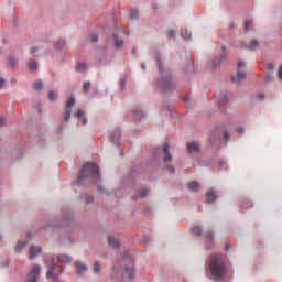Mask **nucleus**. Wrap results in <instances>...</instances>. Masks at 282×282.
Masks as SVG:
<instances>
[{
  "label": "nucleus",
  "instance_id": "22",
  "mask_svg": "<svg viewBox=\"0 0 282 282\" xmlns=\"http://www.w3.org/2000/svg\"><path fill=\"white\" fill-rule=\"evenodd\" d=\"M250 25H252V20H246V22H245V32L250 31Z\"/></svg>",
  "mask_w": 282,
  "mask_h": 282
},
{
  "label": "nucleus",
  "instance_id": "59",
  "mask_svg": "<svg viewBox=\"0 0 282 282\" xmlns=\"http://www.w3.org/2000/svg\"><path fill=\"white\" fill-rule=\"evenodd\" d=\"M221 58H226V56H223Z\"/></svg>",
  "mask_w": 282,
  "mask_h": 282
},
{
  "label": "nucleus",
  "instance_id": "42",
  "mask_svg": "<svg viewBox=\"0 0 282 282\" xmlns=\"http://www.w3.org/2000/svg\"><path fill=\"white\" fill-rule=\"evenodd\" d=\"M224 138L225 140H228L230 138V134H228V132H225Z\"/></svg>",
  "mask_w": 282,
  "mask_h": 282
},
{
  "label": "nucleus",
  "instance_id": "38",
  "mask_svg": "<svg viewBox=\"0 0 282 282\" xmlns=\"http://www.w3.org/2000/svg\"><path fill=\"white\" fill-rule=\"evenodd\" d=\"M167 171H169L170 173H175V167H173L172 165H169V166H167Z\"/></svg>",
  "mask_w": 282,
  "mask_h": 282
},
{
  "label": "nucleus",
  "instance_id": "5",
  "mask_svg": "<svg viewBox=\"0 0 282 282\" xmlns=\"http://www.w3.org/2000/svg\"><path fill=\"white\" fill-rule=\"evenodd\" d=\"M74 105H76V100L74 99V97H70L66 101L65 118H64V120L66 122H67V120H69V118H72V107H74Z\"/></svg>",
  "mask_w": 282,
  "mask_h": 282
},
{
  "label": "nucleus",
  "instance_id": "24",
  "mask_svg": "<svg viewBox=\"0 0 282 282\" xmlns=\"http://www.w3.org/2000/svg\"><path fill=\"white\" fill-rule=\"evenodd\" d=\"M94 272L95 274H100V262H95Z\"/></svg>",
  "mask_w": 282,
  "mask_h": 282
},
{
  "label": "nucleus",
  "instance_id": "13",
  "mask_svg": "<svg viewBox=\"0 0 282 282\" xmlns=\"http://www.w3.org/2000/svg\"><path fill=\"white\" fill-rule=\"evenodd\" d=\"M171 87H173V82H171V79H166L165 82H163L162 89L164 91H169V89H171Z\"/></svg>",
  "mask_w": 282,
  "mask_h": 282
},
{
  "label": "nucleus",
  "instance_id": "53",
  "mask_svg": "<svg viewBox=\"0 0 282 282\" xmlns=\"http://www.w3.org/2000/svg\"><path fill=\"white\" fill-rule=\"evenodd\" d=\"M11 83H17V79H12Z\"/></svg>",
  "mask_w": 282,
  "mask_h": 282
},
{
  "label": "nucleus",
  "instance_id": "40",
  "mask_svg": "<svg viewBox=\"0 0 282 282\" xmlns=\"http://www.w3.org/2000/svg\"><path fill=\"white\" fill-rule=\"evenodd\" d=\"M169 36H170V37L175 36V32H174L173 30H170V31H169Z\"/></svg>",
  "mask_w": 282,
  "mask_h": 282
},
{
  "label": "nucleus",
  "instance_id": "6",
  "mask_svg": "<svg viewBox=\"0 0 282 282\" xmlns=\"http://www.w3.org/2000/svg\"><path fill=\"white\" fill-rule=\"evenodd\" d=\"M108 243L110 248H113L115 250H118V248H120V242L115 237H108Z\"/></svg>",
  "mask_w": 282,
  "mask_h": 282
},
{
  "label": "nucleus",
  "instance_id": "31",
  "mask_svg": "<svg viewBox=\"0 0 282 282\" xmlns=\"http://www.w3.org/2000/svg\"><path fill=\"white\" fill-rule=\"evenodd\" d=\"M8 63H9L10 67H14L17 65V61H14V58H12V57L9 58Z\"/></svg>",
  "mask_w": 282,
  "mask_h": 282
},
{
  "label": "nucleus",
  "instance_id": "11",
  "mask_svg": "<svg viewBox=\"0 0 282 282\" xmlns=\"http://www.w3.org/2000/svg\"><path fill=\"white\" fill-rule=\"evenodd\" d=\"M76 268H77V274H83V272H87V265L80 263V262H76L75 263Z\"/></svg>",
  "mask_w": 282,
  "mask_h": 282
},
{
  "label": "nucleus",
  "instance_id": "26",
  "mask_svg": "<svg viewBox=\"0 0 282 282\" xmlns=\"http://www.w3.org/2000/svg\"><path fill=\"white\" fill-rule=\"evenodd\" d=\"M91 87V83L85 82L83 86V91H89V88Z\"/></svg>",
  "mask_w": 282,
  "mask_h": 282
},
{
  "label": "nucleus",
  "instance_id": "49",
  "mask_svg": "<svg viewBox=\"0 0 282 282\" xmlns=\"http://www.w3.org/2000/svg\"><path fill=\"white\" fill-rule=\"evenodd\" d=\"M58 272H63V267L57 268Z\"/></svg>",
  "mask_w": 282,
  "mask_h": 282
},
{
  "label": "nucleus",
  "instance_id": "51",
  "mask_svg": "<svg viewBox=\"0 0 282 282\" xmlns=\"http://www.w3.org/2000/svg\"><path fill=\"white\" fill-rule=\"evenodd\" d=\"M141 67L143 70L147 69V66H144V64H142Z\"/></svg>",
  "mask_w": 282,
  "mask_h": 282
},
{
  "label": "nucleus",
  "instance_id": "28",
  "mask_svg": "<svg viewBox=\"0 0 282 282\" xmlns=\"http://www.w3.org/2000/svg\"><path fill=\"white\" fill-rule=\"evenodd\" d=\"M124 273L128 274L129 279H133V270L126 268Z\"/></svg>",
  "mask_w": 282,
  "mask_h": 282
},
{
  "label": "nucleus",
  "instance_id": "44",
  "mask_svg": "<svg viewBox=\"0 0 282 282\" xmlns=\"http://www.w3.org/2000/svg\"><path fill=\"white\" fill-rule=\"evenodd\" d=\"M207 239L210 241V239H213V234H207Z\"/></svg>",
  "mask_w": 282,
  "mask_h": 282
},
{
  "label": "nucleus",
  "instance_id": "36",
  "mask_svg": "<svg viewBox=\"0 0 282 282\" xmlns=\"http://www.w3.org/2000/svg\"><path fill=\"white\" fill-rule=\"evenodd\" d=\"M0 127H6V119L0 117Z\"/></svg>",
  "mask_w": 282,
  "mask_h": 282
},
{
  "label": "nucleus",
  "instance_id": "3",
  "mask_svg": "<svg viewBox=\"0 0 282 282\" xmlns=\"http://www.w3.org/2000/svg\"><path fill=\"white\" fill-rule=\"evenodd\" d=\"M246 67V64L241 61L238 62V73L232 77L234 83H241V80L246 79V73L241 69Z\"/></svg>",
  "mask_w": 282,
  "mask_h": 282
},
{
  "label": "nucleus",
  "instance_id": "30",
  "mask_svg": "<svg viewBox=\"0 0 282 282\" xmlns=\"http://www.w3.org/2000/svg\"><path fill=\"white\" fill-rule=\"evenodd\" d=\"M89 41L90 43H96V41H98V36L96 34H93L89 36Z\"/></svg>",
  "mask_w": 282,
  "mask_h": 282
},
{
  "label": "nucleus",
  "instance_id": "12",
  "mask_svg": "<svg viewBox=\"0 0 282 282\" xmlns=\"http://www.w3.org/2000/svg\"><path fill=\"white\" fill-rule=\"evenodd\" d=\"M216 198H217V196L215 195V191L212 189V191L207 192L206 199L209 204L215 202Z\"/></svg>",
  "mask_w": 282,
  "mask_h": 282
},
{
  "label": "nucleus",
  "instance_id": "8",
  "mask_svg": "<svg viewBox=\"0 0 282 282\" xmlns=\"http://www.w3.org/2000/svg\"><path fill=\"white\" fill-rule=\"evenodd\" d=\"M169 149H170L169 144H165V145L163 147V153H165V156L163 158V161H164V162H171V160H173V156H172L171 153L169 152Z\"/></svg>",
  "mask_w": 282,
  "mask_h": 282
},
{
  "label": "nucleus",
  "instance_id": "2",
  "mask_svg": "<svg viewBox=\"0 0 282 282\" xmlns=\"http://www.w3.org/2000/svg\"><path fill=\"white\" fill-rule=\"evenodd\" d=\"M100 174L98 173V165L96 163L84 164L83 170L78 175V184H85V180H98Z\"/></svg>",
  "mask_w": 282,
  "mask_h": 282
},
{
  "label": "nucleus",
  "instance_id": "35",
  "mask_svg": "<svg viewBox=\"0 0 282 282\" xmlns=\"http://www.w3.org/2000/svg\"><path fill=\"white\" fill-rule=\"evenodd\" d=\"M85 116V112L83 110L77 111V118H83Z\"/></svg>",
  "mask_w": 282,
  "mask_h": 282
},
{
  "label": "nucleus",
  "instance_id": "56",
  "mask_svg": "<svg viewBox=\"0 0 282 282\" xmlns=\"http://www.w3.org/2000/svg\"><path fill=\"white\" fill-rule=\"evenodd\" d=\"M219 165H220V166H224V162H220Z\"/></svg>",
  "mask_w": 282,
  "mask_h": 282
},
{
  "label": "nucleus",
  "instance_id": "23",
  "mask_svg": "<svg viewBox=\"0 0 282 282\" xmlns=\"http://www.w3.org/2000/svg\"><path fill=\"white\" fill-rule=\"evenodd\" d=\"M29 67L30 69L34 70V69H37L39 65L36 64V61H30Z\"/></svg>",
  "mask_w": 282,
  "mask_h": 282
},
{
  "label": "nucleus",
  "instance_id": "52",
  "mask_svg": "<svg viewBox=\"0 0 282 282\" xmlns=\"http://www.w3.org/2000/svg\"><path fill=\"white\" fill-rule=\"evenodd\" d=\"M221 50H223V52H225V51H226V47H225V46H221Z\"/></svg>",
  "mask_w": 282,
  "mask_h": 282
},
{
  "label": "nucleus",
  "instance_id": "14",
  "mask_svg": "<svg viewBox=\"0 0 282 282\" xmlns=\"http://www.w3.org/2000/svg\"><path fill=\"white\" fill-rule=\"evenodd\" d=\"M113 40H115V46L117 50H120V47H122V45H124V41L119 40L118 35H113Z\"/></svg>",
  "mask_w": 282,
  "mask_h": 282
},
{
  "label": "nucleus",
  "instance_id": "27",
  "mask_svg": "<svg viewBox=\"0 0 282 282\" xmlns=\"http://www.w3.org/2000/svg\"><path fill=\"white\" fill-rule=\"evenodd\" d=\"M130 19H138V10L133 9L130 11Z\"/></svg>",
  "mask_w": 282,
  "mask_h": 282
},
{
  "label": "nucleus",
  "instance_id": "10",
  "mask_svg": "<svg viewBox=\"0 0 282 282\" xmlns=\"http://www.w3.org/2000/svg\"><path fill=\"white\" fill-rule=\"evenodd\" d=\"M59 263H72V258L67 254H62L57 257Z\"/></svg>",
  "mask_w": 282,
  "mask_h": 282
},
{
  "label": "nucleus",
  "instance_id": "50",
  "mask_svg": "<svg viewBox=\"0 0 282 282\" xmlns=\"http://www.w3.org/2000/svg\"><path fill=\"white\" fill-rule=\"evenodd\" d=\"M218 65H219V64H217V63H215V62L213 63V66H214V67H217Z\"/></svg>",
  "mask_w": 282,
  "mask_h": 282
},
{
  "label": "nucleus",
  "instance_id": "19",
  "mask_svg": "<svg viewBox=\"0 0 282 282\" xmlns=\"http://www.w3.org/2000/svg\"><path fill=\"white\" fill-rule=\"evenodd\" d=\"M25 246H28V241H19L17 245L15 250H23V248H25Z\"/></svg>",
  "mask_w": 282,
  "mask_h": 282
},
{
  "label": "nucleus",
  "instance_id": "48",
  "mask_svg": "<svg viewBox=\"0 0 282 282\" xmlns=\"http://www.w3.org/2000/svg\"><path fill=\"white\" fill-rule=\"evenodd\" d=\"M111 142H116V139L113 138V135L110 137Z\"/></svg>",
  "mask_w": 282,
  "mask_h": 282
},
{
  "label": "nucleus",
  "instance_id": "20",
  "mask_svg": "<svg viewBox=\"0 0 282 282\" xmlns=\"http://www.w3.org/2000/svg\"><path fill=\"white\" fill-rule=\"evenodd\" d=\"M85 69H87V64H85V63H80L76 67L77 72H85Z\"/></svg>",
  "mask_w": 282,
  "mask_h": 282
},
{
  "label": "nucleus",
  "instance_id": "37",
  "mask_svg": "<svg viewBox=\"0 0 282 282\" xmlns=\"http://www.w3.org/2000/svg\"><path fill=\"white\" fill-rule=\"evenodd\" d=\"M272 75H265V77H264V80L267 82V83H270V80H272Z\"/></svg>",
  "mask_w": 282,
  "mask_h": 282
},
{
  "label": "nucleus",
  "instance_id": "17",
  "mask_svg": "<svg viewBox=\"0 0 282 282\" xmlns=\"http://www.w3.org/2000/svg\"><path fill=\"white\" fill-rule=\"evenodd\" d=\"M199 183H197V182H191L189 184H188V188H189V191H199Z\"/></svg>",
  "mask_w": 282,
  "mask_h": 282
},
{
  "label": "nucleus",
  "instance_id": "21",
  "mask_svg": "<svg viewBox=\"0 0 282 282\" xmlns=\"http://www.w3.org/2000/svg\"><path fill=\"white\" fill-rule=\"evenodd\" d=\"M192 232L193 235H197V237H199V235L203 232V229L200 227H194L192 228Z\"/></svg>",
  "mask_w": 282,
  "mask_h": 282
},
{
  "label": "nucleus",
  "instance_id": "39",
  "mask_svg": "<svg viewBox=\"0 0 282 282\" xmlns=\"http://www.w3.org/2000/svg\"><path fill=\"white\" fill-rule=\"evenodd\" d=\"M94 202V197H86V204H91Z\"/></svg>",
  "mask_w": 282,
  "mask_h": 282
},
{
  "label": "nucleus",
  "instance_id": "57",
  "mask_svg": "<svg viewBox=\"0 0 282 282\" xmlns=\"http://www.w3.org/2000/svg\"><path fill=\"white\" fill-rule=\"evenodd\" d=\"M226 250H229V247H228V245H226Z\"/></svg>",
  "mask_w": 282,
  "mask_h": 282
},
{
  "label": "nucleus",
  "instance_id": "9",
  "mask_svg": "<svg viewBox=\"0 0 282 282\" xmlns=\"http://www.w3.org/2000/svg\"><path fill=\"white\" fill-rule=\"evenodd\" d=\"M187 151H188L189 153H198V151H199V144H197V143H195V142L188 143V144H187Z\"/></svg>",
  "mask_w": 282,
  "mask_h": 282
},
{
  "label": "nucleus",
  "instance_id": "58",
  "mask_svg": "<svg viewBox=\"0 0 282 282\" xmlns=\"http://www.w3.org/2000/svg\"><path fill=\"white\" fill-rule=\"evenodd\" d=\"M186 39H191V34L186 36Z\"/></svg>",
  "mask_w": 282,
  "mask_h": 282
},
{
  "label": "nucleus",
  "instance_id": "16",
  "mask_svg": "<svg viewBox=\"0 0 282 282\" xmlns=\"http://www.w3.org/2000/svg\"><path fill=\"white\" fill-rule=\"evenodd\" d=\"M257 47H259V42L257 40H253L247 46V50H250L252 52V51L257 50Z\"/></svg>",
  "mask_w": 282,
  "mask_h": 282
},
{
  "label": "nucleus",
  "instance_id": "45",
  "mask_svg": "<svg viewBox=\"0 0 282 282\" xmlns=\"http://www.w3.org/2000/svg\"><path fill=\"white\" fill-rule=\"evenodd\" d=\"M39 51V48H31V54H34Z\"/></svg>",
  "mask_w": 282,
  "mask_h": 282
},
{
  "label": "nucleus",
  "instance_id": "1",
  "mask_svg": "<svg viewBox=\"0 0 282 282\" xmlns=\"http://www.w3.org/2000/svg\"><path fill=\"white\" fill-rule=\"evenodd\" d=\"M209 272L214 279H224L226 276V262L223 256H213L209 261Z\"/></svg>",
  "mask_w": 282,
  "mask_h": 282
},
{
  "label": "nucleus",
  "instance_id": "7",
  "mask_svg": "<svg viewBox=\"0 0 282 282\" xmlns=\"http://www.w3.org/2000/svg\"><path fill=\"white\" fill-rule=\"evenodd\" d=\"M30 259H34L36 254H41V247L31 246L29 249Z\"/></svg>",
  "mask_w": 282,
  "mask_h": 282
},
{
  "label": "nucleus",
  "instance_id": "41",
  "mask_svg": "<svg viewBox=\"0 0 282 282\" xmlns=\"http://www.w3.org/2000/svg\"><path fill=\"white\" fill-rule=\"evenodd\" d=\"M268 69H270V70L274 69V64H272V63L268 64Z\"/></svg>",
  "mask_w": 282,
  "mask_h": 282
},
{
  "label": "nucleus",
  "instance_id": "46",
  "mask_svg": "<svg viewBox=\"0 0 282 282\" xmlns=\"http://www.w3.org/2000/svg\"><path fill=\"white\" fill-rule=\"evenodd\" d=\"M87 122H88L87 117H84L83 124H87Z\"/></svg>",
  "mask_w": 282,
  "mask_h": 282
},
{
  "label": "nucleus",
  "instance_id": "32",
  "mask_svg": "<svg viewBox=\"0 0 282 282\" xmlns=\"http://www.w3.org/2000/svg\"><path fill=\"white\" fill-rule=\"evenodd\" d=\"M148 193H149L148 189H142L141 193L139 194V197H147Z\"/></svg>",
  "mask_w": 282,
  "mask_h": 282
},
{
  "label": "nucleus",
  "instance_id": "33",
  "mask_svg": "<svg viewBox=\"0 0 282 282\" xmlns=\"http://www.w3.org/2000/svg\"><path fill=\"white\" fill-rule=\"evenodd\" d=\"M6 87V79L0 77V89H3Z\"/></svg>",
  "mask_w": 282,
  "mask_h": 282
},
{
  "label": "nucleus",
  "instance_id": "18",
  "mask_svg": "<svg viewBox=\"0 0 282 282\" xmlns=\"http://www.w3.org/2000/svg\"><path fill=\"white\" fill-rule=\"evenodd\" d=\"M33 87L36 91H41V89H43V82H35Z\"/></svg>",
  "mask_w": 282,
  "mask_h": 282
},
{
  "label": "nucleus",
  "instance_id": "4",
  "mask_svg": "<svg viewBox=\"0 0 282 282\" xmlns=\"http://www.w3.org/2000/svg\"><path fill=\"white\" fill-rule=\"evenodd\" d=\"M40 274H41V267L34 265L28 274L26 282H36V279H39Z\"/></svg>",
  "mask_w": 282,
  "mask_h": 282
},
{
  "label": "nucleus",
  "instance_id": "25",
  "mask_svg": "<svg viewBox=\"0 0 282 282\" xmlns=\"http://www.w3.org/2000/svg\"><path fill=\"white\" fill-rule=\"evenodd\" d=\"M63 45H65V41L59 40L55 43V50H61V47H63Z\"/></svg>",
  "mask_w": 282,
  "mask_h": 282
},
{
  "label": "nucleus",
  "instance_id": "43",
  "mask_svg": "<svg viewBox=\"0 0 282 282\" xmlns=\"http://www.w3.org/2000/svg\"><path fill=\"white\" fill-rule=\"evenodd\" d=\"M258 97H259V100H263V98H265V95L260 94Z\"/></svg>",
  "mask_w": 282,
  "mask_h": 282
},
{
  "label": "nucleus",
  "instance_id": "55",
  "mask_svg": "<svg viewBox=\"0 0 282 282\" xmlns=\"http://www.w3.org/2000/svg\"><path fill=\"white\" fill-rule=\"evenodd\" d=\"M118 138H120V133H117V140H118Z\"/></svg>",
  "mask_w": 282,
  "mask_h": 282
},
{
  "label": "nucleus",
  "instance_id": "29",
  "mask_svg": "<svg viewBox=\"0 0 282 282\" xmlns=\"http://www.w3.org/2000/svg\"><path fill=\"white\" fill-rule=\"evenodd\" d=\"M48 98H50V100H56V98H57L56 93L50 91V93H48Z\"/></svg>",
  "mask_w": 282,
  "mask_h": 282
},
{
  "label": "nucleus",
  "instance_id": "54",
  "mask_svg": "<svg viewBox=\"0 0 282 282\" xmlns=\"http://www.w3.org/2000/svg\"><path fill=\"white\" fill-rule=\"evenodd\" d=\"M134 116H138V111H133Z\"/></svg>",
  "mask_w": 282,
  "mask_h": 282
},
{
  "label": "nucleus",
  "instance_id": "15",
  "mask_svg": "<svg viewBox=\"0 0 282 282\" xmlns=\"http://www.w3.org/2000/svg\"><path fill=\"white\" fill-rule=\"evenodd\" d=\"M46 279H53V281H58V275H56V273H54V269H51L46 273Z\"/></svg>",
  "mask_w": 282,
  "mask_h": 282
},
{
  "label": "nucleus",
  "instance_id": "47",
  "mask_svg": "<svg viewBox=\"0 0 282 282\" xmlns=\"http://www.w3.org/2000/svg\"><path fill=\"white\" fill-rule=\"evenodd\" d=\"M159 69H162V65L160 64V59H158Z\"/></svg>",
  "mask_w": 282,
  "mask_h": 282
},
{
  "label": "nucleus",
  "instance_id": "34",
  "mask_svg": "<svg viewBox=\"0 0 282 282\" xmlns=\"http://www.w3.org/2000/svg\"><path fill=\"white\" fill-rule=\"evenodd\" d=\"M278 78L280 80H282V65L280 66L279 70H278Z\"/></svg>",
  "mask_w": 282,
  "mask_h": 282
}]
</instances>
